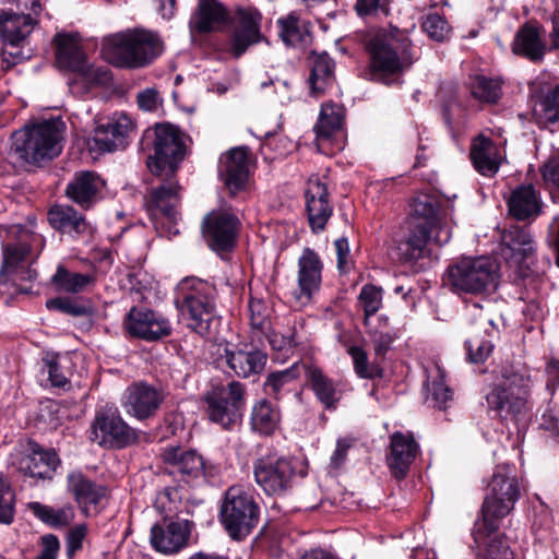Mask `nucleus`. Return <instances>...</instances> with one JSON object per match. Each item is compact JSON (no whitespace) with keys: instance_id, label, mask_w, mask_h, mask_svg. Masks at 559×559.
I'll use <instances>...</instances> for the list:
<instances>
[{"instance_id":"nucleus-1","label":"nucleus","mask_w":559,"mask_h":559,"mask_svg":"<svg viewBox=\"0 0 559 559\" xmlns=\"http://www.w3.org/2000/svg\"><path fill=\"white\" fill-rule=\"evenodd\" d=\"M152 133L154 154L147 157L146 167L153 176L164 178L165 182L152 191L147 211L153 215L155 207L173 219L179 191L175 175L185 158L186 146L180 130L170 123H155Z\"/></svg>"},{"instance_id":"nucleus-2","label":"nucleus","mask_w":559,"mask_h":559,"mask_svg":"<svg viewBox=\"0 0 559 559\" xmlns=\"http://www.w3.org/2000/svg\"><path fill=\"white\" fill-rule=\"evenodd\" d=\"M216 296L215 285L207 281L194 276L181 280L174 298L179 322L201 336L207 335L217 317Z\"/></svg>"},{"instance_id":"nucleus-3","label":"nucleus","mask_w":559,"mask_h":559,"mask_svg":"<svg viewBox=\"0 0 559 559\" xmlns=\"http://www.w3.org/2000/svg\"><path fill=\"white\" fill-rule=\"evenodd\" d=\"M520 497L518 480L510 466L498 467L493 473L481 508V519L476 521L473 534L477 543L498 531L499 521L508 515Z\"/></svg>"},{"instance_id":"nucleus-4","label":"nucleus","mask_w":559,"mask_h":559,"mask_svg":"<svg viewBox=\"0 0 559 559\" xmlns=\"http://www.w3.org/2000/svg\"><path fill=\"white\" fill-rule=\"evenodd\" d=\"M365 46L373 75L383 80L404 72L414 61L411 41L397 29L373 31L366 38Z\"/></svg>"},{"instance_id":"nucleus-5","label":"nucleus","mask_w":559,"mask_h":559,"mask_svg":"<svg viewBox=\"0 0 559 559\" xmlns=\"http://www.w3.org/2000/svg\"><path fill=\"white\" fill-rule=\"evenodd\" d=\"M64 128L59 118L26 126L12 133L11 151L28 164L51 160L61 153Z\"/></svg>"},{"instance_id":"nucleus-6","label":"nucleus","mask_w":559,"mask_h":559,"mask_svg":"<svg viewBox=\"0 0 559 559\" xmlns=\"http://www.w3.org/2000/svg\"><path fill=\"white\" fill-rule=\"evenodd\" d=\"M499 264L490 257L463 258L449 265L444 283L456 294H490L499 285Z\"/></svg>"},{"instance_id":"nucleus-7","label":"nucleus","mask_w":559,"mask_h":559,"mask_svg":"<svg viewBox=\"0 0 559 559\" xmlns=\"http://www.w3.org/2000/svg\"><path fill=\"white\" fill-rule=\"evenodd\" d=\"M531 386L532 380L526 371L506 373L503 380L486 395L487 404L501 418L518 419L530 409Z\"/></svg>"},{"instance_id":"nucleus-8","label":"nucleus","mask_w":559,"mask_h":559,"mask_svg":"<svg viewBox=\"0 0 559 559\" xmlns=\"http://www.w3.org/2000/svg\"><path fill=\"white\" fill-rule=\"evenodd\" d=\"M206 414L212 423L233 429L242 418L246 405V385L233 380L226 385L213 386L204 396Z\"/></svg>"},{"instance_id":"nucleus-9","label":"nucleus","mask_w":559,"mask_h":559,"mask_svg":"<svg viewBox=\"0 0 559 559\" xmlns=\"http://www.w3.org/2000/svg\"><path fill=\"white\" fill-rule=\"evenodd\" d=\"M259 520V507L252 496L239 487H230L221 508V521L233 539L248 536Z\"/></svg>"},{"instance_id":"nucleus-10","label":"nucleus","mask_w":559,"mask_h":559,"mask_svg":"<svg viewBox=\"0 0 559 559\" xmlns=\"http://www.w3.org/2000/svg\"><path fill=\"white\" fill-rule=\"evenodd\" d=\"M500 255L518 276L525 278L531 274L535 259V241L525 227L512 225L500 236Z\"/></svg>"},{"instance_id":"nucleus-11","label":"nucleus","mask_w":559,"mask_h":559,"mask_svg":"<svg viewBox=\"0 0 559 559\" xmlns=\"http://www.w3.org/2000/svg\"><path fill=\"white\" fill-rule=\"evenodd\" d=\"M255 483L269 496L285 493L296 475L293 463L276 453H267L253 462Z\"/></svg>"},{"instance_id":"nucleus-12","label":"nucleus","mask_w":559,"mask_h":559,"mask_svg":"<svg viewBox=\"0 0 559 559\" xmlns=\"http://www.w3.org/2000/svg\"><path fill=\"white\" fill-rule=\"evenodd\" d=\"M297 267V289L294 298L300 307H305L320 292L323 262L313 249L305 248L298 258Z\"/></svg>"},{"instance_id":"nucleus-13","label":"nucleus","mask_w":559,"mask_h":559,"mask_svg":"<svg viewBox=\"0 0 559 559\" xmlns=\"http://www.w3.org/2000/svg\"><path fill=\"white\" fill-rule=\"evenodd\" d=\"M102 56L119 68L140 66V28L116 33L103 39Z\"/></svg>"},{"instance_id":"nucleus-14","label":"nucleus","mask_w":559,"mask_h":559,"mask_svg":"<svg viewBox=\"0 0 559 559\" xmlns=\"http://www.w3.org/2000/svg\"><path fill=\"white\" fill-rule=\"evenodd\" d=\"M239 227L238 218L226 210L210 212L202 222V234L207 246L217 252L230 250Z\"/></svg>"},{"instance_id":"nucleus-15","label":"nucleus","mask_w":559,"mask_h":559,"mask_svg":"<svg viewBox=\"0 0 559 559\" xmlns=\"http://www.w3.org/2000/svg\"><path fill=\"white\" fill-rule=\"evenodd\" d=\"M229 21L233 23L230 50L235 57H240L250 46L261 41L262 14L258 9L238 8Z\"/></svg>"},{"instance_id":"nucleus-16","label":"nucleus","mask_w":559,"mask_h":559,"mask_svg":"<svg viewBox=\"0 0 559 559\" xmlns=\"http://www.w3.org/2000/svg\"><path fill=\"white\" fill-rule=\"evenodd\" d=\"M105 185V180L97 173L80 170L67 183L64 195L81 210L88 211L103 199Z\"/></svg>"},{"instance_id":"nucleus-17","label":"nucleus","mask_w":559,"mask_h":559,"mask_svg":"<svg viewBox=\"0 0 559 559\" xmlns=\"http://www.w3.org/2000/svg\"><path fill=\"white\" fill-rule=\"evenodd\" d=\"M329 197L326 181L318 175L310 176L305 190V198L308 221L313 233L322 231L333 213Z\"/></svg>"},{"instance_id":"nucleus-18","label":"nucleus","mask_w":559,"mask_h":559,"mask_svg":"<svg viewBox=\"0 0 559 559\" xmlns=\"http://www.w3.org/2000/svg\"><path fill=\"white\" fill-rule=\"evenodd\" d=\"M133 430L115 412H98L90 439L103 447H124L133 439Z\"/></svg>"},{"instance_id":"nucleus-19","label":"nucleus","mask_w":559,"mask_h":559,"mask_svg":"<svg viewBox=\"0 0 559 559\" xmlns=\"http://www.w3.org/2000/svg\"><path fill=\"white\" fill-rule=\"evenodd\" d=\"M47 221L52 229L73 239L88 240L95 231L84 214L67 204H53L47 213Z\"/></svg>"},{"instance_id":"nucleus-20","label":"nucleus","mask_w":559,"mask_h":559,"mask_svg":"<svg viewBox=\"0 0 559 559\" xmlns=\"http://www.w3.org/2000/svg\"><path fill=\"white\" fill-rule=\"evenodd\" d=\"M192 523L188 520H164L151 530L150 542L152 547L166 555L179 552L187 547Z\"/></svg>"},{"instance_id":"nucleus-21","label":"nucleus","mask_w":559,"mask_h":559,"mask_svg":"<svg viewBox=\"0 0 559 559\" xmlns=\"http://www.w3.org/2000/svg\"><path fill=\"white\" fill-rule=\"evenodd\" d=\"M130 128L131 121L127 116L98 124L94 135L88 140L90 151L103 154L124 148Z\"/></svg>"},{"instance_id":"nucleus-22","label":"nucleus","mask_w":559,"mask_h":559,"mask_svg":"<svg viewBox=\"0 0 559 559\" xmlns=\"http://www.w3.org/2000/svg\"><path fill=\"white\" fill-rule=\"evenodd\" d=\"M29 254L31 245L25 240L3 245V264L0 276L7 275L12 281H34L37 277V272L27 265Z\"/></svg>"},{"instance_id":"nucleus-23","label":"nucleus","mask_w":559,"mask_h":559,"mask_svg":"<svg viewBox=\"0 0 559 559\" xmlns=\"http://www.w3.org/2000/svg\"><path fill=\"white\" fill-rule=\"evenodd\" d=\"M409 211V225L426 228L436 233H444L443 213L436 195L419 193L413 198Z\"/></svg>"},{"instance_id":"nucleus-24","label":"nucleus","mask_w":559,"mask_h":559,"mask_svg":"<svg viewBox=\"0 0 559 559\" xmlns=\"http://www.w3.org/2000/svg\"><path fill=\"white\" fill-rule=\"evenodd\" d=\"M418 451L419 447L412 435L394 432L391 436L390 451L386 454V464L391 474L397 479L404 478Z\"/></svg>"},{"instance_id":"nucleus-25","label":"nucleus","mask_w":559,"mask_h":559,"mask_svg":"<svg viewBox=\"0 0 559 559\" xmlns=\"http://www.w3.org/2000/svg\"><path fill=\"white\" fill-rule=\"evenodd\" d=\"M450 239V233L448 229L444 231V236L441 234L426 229L411 226L409 236L397 243L396 251L399 259L404 262H416L423 259L428 253V242L433 240L439 245L448 242Z\"/></svg>"},{"instance_id":"nucleus-26","label":"nucleus","mask_w":559,"mask_h":559,"mask_svg":"<svg viewBox=\"0 0 559 559\" xmlns=\"http://www.w3.org/2000/svg\"><path fill=\"white\" fill-rule=\"evenodd\" d=\"M229 13L217 0H199L190 19V28L197 33L221 31L229 22Z\"/></svg>"},{"instance_id":"nucleus-27","label":"nucleus","mask_w":559,"mask_h":559,"mask_svg":"<svg viewBox=\"0 0 559 559\" xmlns=\"http://www.w3.org/2000/svg\"><path fill=\"white\" fill-rule=\"evenodd\" d=\"M226 365L240 378H249L262 372L267 361V354L259 348L225 349Z\"/></svg>"},{"instance_id":"nucleus-28","label":"nucleus","mask_w":559,"mask_h":559,"mask_svg":"<svg viewBox=\"0 0 559 559\" xmlns=\"http://www.w3.org/2000/svg\"><path fill=\"white\" fill-rule=\"evenodd\" d=\"M52 44L56 48V61L60 68L74 73L84 68L86 56L78 34L57 33L53 36Z\"/></svg>"},{"instance_id":"nucleus-29","label":"nucleus","mask_w":559,"mask_h":559,"mask_svg":"<svg viewBox=\"0 0 559 559\" xmlns=\"http://www.w3.org/2000/svg\"><path fill=\"white\" fill-rule=\"evenodd\" d=\"M471 159L480 175L492 177L498 173L503 156L492 140L478 135L471 146Z\"/></svg>"},{"instance_id":"nucleus-30","label":"nucleus","mask_w":559,"mask_h":559,"mask_svg":"<svg viewBox=\"0 0 559 559\" xmlns=\"http://www.w3.org/2000/svg\"><path fill=\"white\" fill-rule=\"evenodd\" d=\"M34 19L29 14L11 10L0 11V38L4 45L16 48L23 44L34 28Z\"/></svg>"},{"instance_id":"nucleus-31","label":"nucleus","mask_w":559,"mask_h":559,"mask_svg":"<svg viewBox=\"0 0 559 559\" xmlns=\"http://www.w3.org/2000/svg\"><path fill=\"white\" fill-rule=\"evenodd\" d=\"M221 175L231 191L245 187L249 177V155L245 147L230 150L222 160Z\"/></svg>"},{"instance_id":"nucleus-32","label":"nucleus","mask_w":559,"mask_h":559,"mask_svg":"<svg viewBox=\"0 0 559 559\" xmlns=\"http://www.w3.org/2000/svg\"><path fill=\"white\" fill-rule=\"evenodd\" d=\"M509 214L518 221L535 218L540 213V199L532 185L515 188L508 199Z\"/></svg>"},{"instance_id":"nucleus-33","label":"nucleus","mask_w":559,"mask_h":559,"mask_svg":"<svg viewBox=\"0 0 559 559\" xmlns=\"http://www.w3.org/2000/svg\"><path fill=\"white\" fill-rule=\"evenodd\" d=\"M60 460L55 450H34L31 455L23 457L20 469L33 478H51Z\"/></svg>"},{"instance_id":"nucleus-34","label":"nucleus","mask_w":559,"mask_h":559,"mask_svg":"<svg viewBox=\"0 0 559 559\" xmlns=\"http://www.w3.org/2000/svg\"><path fill=\"white\" fill-rule=\"evenodd\" d=\"M305 374L317 399L325 408H334L341 397L334 381L314 365H306Z\"/></svg>"},{"instance_id":"nucleus-35","label":"nucleus","mask_w":559,"mask_h":559,"mask_svg":"<svg viewBox=\"0 0 559 559\" xmlns=\"http://www.w3.org/2000/svg\"><path fill=\"white\" fill-rule=\"evenodd\" d=\"M69 84L74 93L87 94L93 88L109 87L112 84V74L108 67H94L85 62L84 68L75 72Z\"/></svg>"},{"instance_id":"nucleus-36","label":"nucleus","mask_w":559,"mask_h":559,"mask_svg":"<svg viewBox=\"0 0 559 559\" xmlns=\"http://www.w3.org/2000/svg\"><path fill=\"white\" fill-rule=\"evenodd\" d=\"M68 488L80 506L97 504L105 496V487L97 485L79 471L68 475Z\"/></svg>"},{"instance_id":"nucleus-37","label":"nucleus","mask_w":559,"mask_h":559,"mask_svg":"<svg viewBox=\"0 0 559 559\" xmlns=\"http://www.w3.org/2000/svg\"><path fill=\"white\" fill-rule=\"evenodd\" d=\"M309 66L311 93L320 94L333 82L334 62L326 52H312L309 57Z\"/></svg>"},{"instance_id":"nucleus-38","label":"nucleus","mask_w":559,"mask_h":559,"mask_svg":"<svg viewBox=\"0 0 559 559\" xmlns=\"http://www.w3.org/2000/svg\"><path fill=\"white\" fill-rule=\"evenodd\" d=\"M344 108L336 104H323L321 106L318 122L314 126L319 145L329 141L338 132L344 123Z\"/></svg>"},{"instance_id":"nucleus-39","label":"nucleus","mask_w":559,"mask_h":559,"mask_svg":"<svg viewBox=\"0 0 559 559\" xmlns=\"http://www.w3.org/2000/svg\"><path fill=\"white\" fill-rule=\"evenodd\" d=\"M512 50L515 55H522L532 61L542 60L545 53L538 29L532 25L520 28L514 37Z\"/></svg>"},{"instance_id":"nucleus-40","label":"nucleus","mask_w":559,"mask_h":559,"mask_svg":"<svg viewBox=\"0 0 559 559\" xmlns=\"http://www.w3.org/2000/svg\"><path fill=\"white\" fill-rule=\"evenodd\" d=\"M164 457L182 475L198 478L204 473L203 459L194 451H182L179 448H170L165 451Z\"/></svg>"},{"instance_id":"nucleus-41","label":"nucleus","mask_w":559,"mask_h":559,"mask_svg":"<svg viewBox=\"0 0 559 559\" xmlns=\"http://www.w3.org/2000/svg\"><path fill=\"white\" fill-rule=\"evenodd\" d=\"M280 420L278 409L264 399L257 402L252 407L250 417L251 428L261 435H272L278 427Z\"/></svg>"},{"instance_id":"nucleus-42","label":"nucleus","mask_w":559,"mask_h":559,"mask_svg":"<svg viewBox=\"0 0 559 559\" xmlns=\"http://www.w3.org/2000/svg\"><path fill=\"white\" fill-rule=\"evenodd\" d=\"M171 323L163 313L142 308V340L159 341L171 334Z\"/></svg>"},{"instance_id":"nucleus-43","label":"nucleus","mask_w":559,"mask_h":559,"mask_svg":"<svg viewBox=\"0 0 559 559\" xmlns=\"http://www.w3.org/2000/svg\"><path fill=\"white\" fill-rule=\"evenodd\" d=\"M28 509L38 520L52 528L66 527L74 518L73 508L71 506L53 509L50 506L34 501L28 503Z\"/></svg>"},{"instance_id":"nucleus-44","label":"nucleus","mask_w":559,"mask_h":559,"mask_svg":"<svg viewBox=\"0 0 559 559\" xmlns=\"http://www.w3.org/2000/svg\"><path fill=\"white\" fill-rule=\"evenodd\" d=\"M280 35L287 46H299L308 44L310 33L307 26L295 15L278 20Z\"/></svg>"},{"instance_id":"nucleus-45","label":"nucleus","mask_w":559,"mask_h":559,"mask_svg":"<svg viewBox=\"0 0 559 559\" xmlns=\"http://www.w3.org/2000/svg\"><path fill=\"white\" fill-rule=\"evenodd\" d=\"M51 282L58 290L76 294L83 292L93 282V277L88 274L71 273L63 265H59Z\"/></svg>"},{"instance_id":"nucleus-46","label":"nucleus","mask_w":559,"mask_h":559,"mask_svg":"<svg viewBox=\"0 0 559 559\" xmlns=\"http://www.w3.org/2000/svg\"><path fill=\"white\" fill-rule=\"evenodd\" d=\"M365 326L373 343L376 355L384 356L394 341V333L389 324V319L381 316L378 318V323L370 322L369 325Z\"/></svg>"},{"instance_id":"nucleus-47","label":"nucleus","mask_w":559,"mask_h":559,"mask_svg":"<svg viewBox=\"0 0 559 559\" xmlns=\"http://www.w3.org/2000/svg\"><path fill=\"white\" fill-rule=\"evenodd\" d=\"M496 533L497 531L489 533L479 543L476 542L473 535L474 542L478 547L479 559H513L509 545Z\"/></svg>"},{"instance_id":"nucleus-48","label":"nucleus","mask_w":559,"mask_h":559,"mask_svg":"<svg viewBox=\"0 0 559 559\" xmlns=\"http://www.w3.org/2000/svg\"><path fill=\"white\" fill-rule=\"evenodd\" d=\"M427 401L432 403L433 407L445 409L448 402L452 400V390L445 383V374L440 367L436 368L433 379L427 383Z\"/></svg>"},{"instance_id":"nucleus-49","label":"nucleus","mask_w":559,"mask_h":559,"mask_svg":"<svg viewBox=\"0 0 559 559\" xmlns=\"http://www.w3.org/2000/svg\"><path fill=\"white\" fill-rule=\"evenodd\" d=\"M383 292L381 288L367 284L362 286L357 298V307L364 311V324L373 322L371 317L382 306Z\"/></svg>"},{"instance_id":"nucleus-50","label":"nucleus","mask_w":559,"mask_h":559,"mask_svg":"<svg viewBox=\"0 0 559 559\" xmlns=\"http://www.w3.org/2000/svg\"><path fill=\"white\" fill-rule=\"evenodd\" d=\"M305 364L295 362L289 368L271 372L264 382V391L270 395H277L282 388L297 379L301 372H305Z\"/></svg>"},{"instance_id":"nucleus-51","label":"nucleus","mask_w":559,"mask_h":559,"mask_svg":"<svg viewBox=\"0 0 559 559\" xmlns=\"http://www.w3.org/2000/svg\"><path fill=\"white\" fill-rule=\"evenodd\" d=\"M536 115L545 122H557L559 120V85L549 87L543 92L536 108Z\"/></svg>"},{"instance_id":"nucleus-52","label":"nucleus","mask_w":559,"mask_h":559,"mask_svg":"<svg viewBox=\"0 0 559 559\" xmlns=\"http://www.w3.org/2000/svg\"><path fill=\"white\" fill-rule=\"evenodd\" d=\"M471 93L479 100L496 103L500 97V83L484 75H475L471 79Z\"/></svg>"},{"instance_id":"nucleus-53","label":"nucleus","mask_w":559,"mask_h":559,"mask_svg":"<svg viewBox=\"0 0 559 559\" xmlns=\"http://www.w3.org/2000/svg\"><path fill=\"white\" fill-rule=\"evenodd\" d=\"M181 506V495L177 488L167 487L160 491L155 500V508L164 514V520L173 519Z\"/></svg>"},{"instance_id":"nucleus-54","label":"nucleus","mask_w":559,"mask_h":559,"mask_svg":"<svg viewBox=\"0 0 559 559\" xmlns=\"http://www.w3.org/2000/svg\"><path fill=\"white\" fill-rule=\"evenodd\" d=\"M347 352L353 359L354 370L359 378L373 379L380 376V368L369 362L368 355L362 347L350 346Z\"/></svg>"},{"instance_id":"nucleus-55","label":"nucleus","mask_w":559,"mask_h":559,"mask_svg":"<svg viewBox=\"0 0 559 559\" xmlns=\"http://www.w3.org/2000/svg\"><path fill=\"white\" fill-rule=\"evenodd\" d=\"M46 307L49 310H57L72 317L90 316L93 312L92 306L87 302H79L71 298L57 297L48 299Z\"/></svg>"},{"instance_id":"nucleus-56","label":"nucleus","mask_w":559,"mask_h":559,"mask_svg":"<svg viewBox=\"0 0 559 559\" xmlns=\"http://www.w3.org/2000/svg\"><path fill=\"white\" fill-rule=\"evenodd\" d=\"M250 325L252 329V340H260V333L270 329L267 319V309L260 300H251L249 304Z\"/></svg>"},{"instance_id":"nucleus-57","label":"nucleus","mask_w":559,"mask_h":559,"mask_svg":"<svg viewBox=\"0 0 559 559\" xmlns=\"http://www.w3.org/2000/svg\"><path fill=\"white\" fill-rule=\"evenodd\" d=\"M164 51V43L159 35L152 31L142 29V67L151 63Z\"/></svg>"},{"instance_id":"nucleus-58","label":"nucleus","mask_w":559,"mask_h":559,"mask_svg":"<svg viewBox=\"0 0 559 559\" xmlns=\"http://www.w3.org/2000/svg\"><path fill=\"white\" fill-rule=\"evenodd\" d=\"M164 397L162 388L142 382V419L153 415L159 408Z\"/></svg>"},{"instance_id":"nucleus-59","label":"nucleus","mask_w":559,"mask_h":559,"mask_svg":"<svg viewBox=\"0 0 559 559\" xmlns=\"http://www.w3.org/2000/svg\"><path fill=\"white\" fill-rule=\"evenodd\" d=\"M421 27L430 38L437 41L444 40L450 33L448 22L437 13L428 14L424 19Z\"/></svg>"},{"instance_id":"nucleus-60","label":"nucleus","mask_w":559,"mask_h":559,"mask_svg":"<svg viewBox=\"0 0 559 559\" xmlns=\"http://www.w3.org/2000/svg\"><path fill=\"white\" fill-rule=\"evenodd\" d=\"M354 10L360 17L386 16L390 12V0H356Z\"/></svg>"},{"instance_id":"nucleus-61","label":"nucleus","mask_w":559,"mask_h":559,"mask_svg":"<svg viewBox=\"0 0 559 559\" xmlns=\"http://www.w3.org/2000/svg\"><path fill=\"white\" fill-rule=\"evenodd\" d=\"M14 519V493L10 487L0 479V522L11 524Z\"/></svg>"},{"instance_id":"nucleus-62","label":"nucleus","mask_w":559,"mask_h":559,"mask_svg":"<svg viewBox=\"0 0 559 559\" xmlns=\"http://www.w3.org/2000/svg\"><path fill=\"white\" fill-rule=\"evenodd\" d=\"M467 356L471 362H484L492 352V344L489 341L472 338L465 342Z\"/></svg>"},{"instance_id":"nucleus-63","label":"nucleus","mask_w":559,"mask_h":559,"mask_svg":"<svg viewBox=\"0 0 559 559\" xmlns=\"http://www.w3.org/2000/svg\"><path fill=\"white\" fill-rule=\"evenodd\" d=\"M262 337L267 341L274 350H287L294 348L297 345V342L294 338V333L290 335H283L269 329L264 333H260V340L257 341L262 343Z\"/></svg>"},{"instance_id":"nucleus-64","label":"nucleus","mask_w":559,"mask_h":559,"mask_svg":"<svg viewBox=\"0 0 559 559\" xmlns=\"http://www.w3.org/2000/svg\"><path fill=\"white\" fill-rule=\"evenodd\" d=\"M540 174L544 183L548 188H555L559 191V154L547 159L540 167Z\"/></svg>"}]
</instances>
